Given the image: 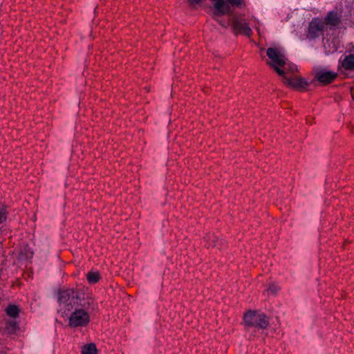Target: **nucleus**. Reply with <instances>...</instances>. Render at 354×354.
Here are the masks:
<instances>
[{
    "label": "nucleus",
    "mask_w": 354,
    "mask_h": 354,
    "mask_svg": "<svg viewBox=\"0 0 354 354\" xmlns=\"http://www.w3.org/2000/svg\"><path fill=\"white\" fill-rule=\"evenodd\" d=\"M6 330L10 333H13L17 329V324L15 321L8 322L6 326Z\"/></svg>",
    "instance_id": "obj_15"
},
{
    "label": "nucleus",
    "mask_w": 354,
    "mask_h": 354,
    "mask_svg": "<svg viewBox=\"0 0 354 354\" xmlns=\"http://www.w3.org/2000/svg\"><path fill=\"white\" fill-rule=\"evenodd\" d=\"M279 290V287L275 284H270L268 288L266 290L268 295H274Z\"/></svg>",
    "instance_id": "obj_17"
},
{
    "label": "nucleus",
    "mask_w": 354,
    "mask_h": 354,
    "mask_svg": "<svg viewBox=\"0 0 354 354\" xmlns=\"http://www.w3.org/2000/svg\"><path fill=\"white\" fill-rule=\"evenodd\" d=\"M5 258L3 255H0V265L4 263Z\"/></svg>",
    "instance_id": "obj_23"
},
{
    "label": "nucleus",
    "mask_w": 354,
    "mask_h": 354,
    "mask_svg": "<svg viewBox=\"0 0 354 354\" xmlns=\"http://www.w3.org/2000/svg\"><path fill=\"white\" fill-rule=\"evenodd\" d=\"M266 53L270 59V62H269L268 64L272 67L278 75L283 77L286 73V66L288 61L284 51L282 49L277 48H269Z\"/></svg>",
    "instance_id": "obj_2"
},
{
    "label": "nucleus",
    "mask_w": 354,
    "mask_h": 354,
    "mask_svg": "<svg viewBox=\"0 0 354 354\" xmlns=\"http://www.w3.org/2000/svg\"><path fill=\"white\" fill-rule=\"evenodd\" d=\"M323 21L325 24L326 29L328 27L332 28L339 24L340 18L337 12L331 11L328 13Z\"/></svg>",
    "instance_id": "obj_9"
},
{
    "label": "nucleus",
    "mask_w": 354,
    "mask_h": 354,
    "mask_svg": "<svg viewBox=\"0 0 354 354\" xmlns=\"http://www.w3.org/2000/svg\"><path fill=\"white\" fill-rule=\"evenodd\" d=\"M337 47L334 44L333 46V48H330L327 52L328 53H333L334 51L337 50Z\"/></svg>",
    "instance_id": "obj_22"
},
{
    "label": "nucleus",
    "mask_w": 354,
    "mask_h": 354,
    "mask_svg": "<svg viewBox=\"0 0 354 354\" xmlns=\"http://www.w3.org/2000/svg\"><path fill=\"white\" fill-rule=\"evenodd\" d=\"M213 3L214 11V17H220L224 15L229 12V6L225 4L223 0H211Z\"/></svg>",
    "instance_id": "obj_8"
},
{
    "label": "nucleus",
    "mask_w": 354,
    "mask_h": 354,
    "mask_svg": "<svg viewBox=\"0 0 354 354\" xmlns=\"http://www.w3.org/2000/svg\"><path fill=\"white\" fill-rule=\"evenodd\" d=\"M58 301L59 308L58 311L63 315L82 306V294L73 289L62 290L59 293Z\"/></svg>",
    "instance_id": "obj_1"
},
{
    "label": "nucleus",
    "mask_w": 354,
    "mask_h": 354,
    "mask_svg": "<svg viewBox=\"0 0 354 354\" xmlns=\"http://www.w3.org/2000/svg\"><path fill=\"white\" fill-rule=\"evenodd\" d=\"M69 325L72 327L84 326L90 321L88 312L82 308H75L68 317Z\"/></svg>",
    "instance_id": "obj_4"
},
{
    "label": "nucleus",
    "mask_w": 354,
    "mask_h": 354,
    "mask_svg": "<svg viewBox=\"0 0 354 354\" xmlns=\"http://www.w3.org/2000/svg\"><path fill=\"white\" fill-rule=\"evenodd\" d=\"M203 0H188V1L194 5V4H198L199 3H201V1H203Z\"/></svg>",
    "instance_id": "obj_21"
},
{
    "label": "nucleus",
    "mask_w": 354,
    "mask_h": 354,
    "mask_svg": "<svg viewBox=\"0 0 354 354\" xmlns=\"http://www.w3.org/2000/svg\"><path fill=\"white\" fill-rule=\"evenodd\" d=\"M86 278L90 283H95L99 281L100 274L98 272L91 271L86 274Z\"/></svg>",
    "instance_id": "obj_12"
},
{
    "label": "nucleus",
    "mask_w": 354,
    "mask_h": 354,
    "mask_svg": "<svg viewBox=\"0 0 354 354\" xmlns=\"http://www.w3.org/2000/svg\"><path fill=\"white\" fill-rule=\"evenodd\" d=\"M82 354H97V348L94 344L84 346L82 350Z\"/></svg>",
    "instance_id": "obj_13"
},
{
    "label": "nucleus",
    "mask_w": 354,
    "mask_h": 354,
    "mask_svg": "<svg viewBox=\"0 0 354 354\" xmlns=\"http://www.w3.org/2000/svg\"><path fill=\"white\" fill-rule=\"evenodd\" d=\"M233 28L239 33L250 36L252 33L251 28L248 26L245 20L235 18L232 24Z\"/></svg>",
    "instance_id": "obj_7"
},
{
    "label": "nucleus",
    "mask_w": 354,
    "mask_h": 354,
    "mask_svg": "<svg viewBox=\"0 0 354 354\" xmlns=\"http://www.w3.org/2000/svg\"><path fill=\"white\" fill-rule=\"evenodd\" d=\"M6 313L10 317L16 318L19 314V308L17 306L10 305L6 309Z\"/></svg>",
    "instance_id": "obj_14"
},
{
    "label": "nucleus",
    "mask_w": 354,
    "mask_h": 354,
    "mask_svg": "<svg viewBox=\"0 0 354 354\" xmlns=\"http://www.w3.org/2000/svg\"><path fill=\"white\" fill-rule=\"evenodd\" d=\"M328 41H326V42H325L324 44V48H325L326 50L327 49L326 43H328Z\"/></svg>",
    "instance_id": "obj_24"
},
{
    "label": "nucleus",
    "mask_w": 354,
    "mask_h": 354,
    "mask_svg": "<svg viewBox=\"0 0 354 354\" xmlns=\"http://www.w3.org/2000/svg\"><path fill=\"white\" fill-rule=\"evenodd\" d=\"M339 64V67L345 70L354 71V53L346 55L343 59H340Z\"/></svg>",
    "instance_id": "obj_11"
},
{
    "label": "nucleus",
    "mask_w": 354,
    "mask_h": 354,
    "mask_svg": "<svg viewBox=\"0 0 354 354\" xmlns=\"http://www.w3.org/2000/svg\"><path fill=\"white\" fill-rule=\"evenodd\" d=\"M220 24H221V26H225V25L223 24H222L221 22H220Z\"/></svg>",
    "instance_id": "obj_25"
},
{
    "label": "nucleus",
    "mask_w": 354,
    "mask_h": 354,
    "mask_svg": "<svg viewBox=\"0 0 354 354\" xmlns=\"http://www.w3.org/2000/svg\"><path fill=\"white\" fill-rule=\"evenodd\" d=\"M21 258L29 259L32 256V252L30 250V249H24V251L21 252Z\"/></svg>",
    "instance_id": "obj_18"
},
{
    "label": "nucleus",
    "mask_w": 354,
    "mask_h": 354,
    "mask_svg": "<svg viewBox=\"0 0 354 354\" xmlns=\"http://www.w3.org/2000/svg\"><path fill=\"white\" fill-rule=\"evenodd\" d=\"M286 69L290 70V71L293 72L295 70H296V66L294 64H290L287 62L286 66Z\"/></svg>",
    "instance_id": "obj_20"
},
{
    "label": "nucleus",
    "mask_w": 354,
    "mask_h": 354,
    "mask_svg": "<svg viewBox=\"0 0 354 354\" xmlns=\"http://www.w3.org/2000/svg\"><path fill=\"white\" fill-rule=\"evenodd\" d=\"M326 30L325 24L322 19L313 18L308 25L307 37L311 39L318 37L322 35Z\"/></svg>",
    "instance_id": "obj_5"
},
{
    "label": "nucleus",
    "mask_w": 354,
    "mask_h": 354,
    "mask_svg": "<svg viewBox=\"0 0 354 354\" xmlns=\"http://www.w3.org/2000/svg\"><path fill=\"white\" fill-rule=\"evenodd\" d=\"M229 3H230L232 6H236L241 7L243 3V0H226Z\"/></svg>",
    "instance_id": "obj_19"
},
{
    "label": "nucleus",
    "mask_w": 354,
    "mask_h": 354,
    "mask_svg": "<svg viewBox=\"0 0 354 354\" xmlns=\"http://www.w3.org/2000/svg\"><path fill=\"white\" fill-rule=\"evenodd\" d=\"M282 77L284 80L285 84L293 88H304L308 85L307 82L301 77H295L294 78L288 79L285 77V75Z\"/></svg>",
    "instance_id": "obj_10"
},
{
    "label": "nucleus",
    "mask_w": 354,
    "mask_h": 354,
    "mask_svg": "<svg viewBox=\"0 0 354 354\" xmlns=\"http://www.w3.org/2000/svg\"><path fill=\"white\" fill-rule=\"evenodd\" d=\"M8 211L6 210L4 205L0 206V223L4 222L7 219Z\"/></svg>",
    "instance_id": "obj_16"
},
{
    "label": "nucleus",
    "mask_w": 354,
    "mask_h": 354,
    "mask_svg": "<svg viewBox=\"0 0 354 354\" xmlns=\"http://www.w3.org/2000/svg\"><path fill=\"white\" fill-rule=\"evenodd\" d=\"M244 322L247 326H254L262 329L269 325L268 317L260 311H248L244 315Z\"/></svg>",
    "instance_id": "obj_3"
},
{
    "label": "nucleus",
    "mask_w": 354,
    "mask_h": 354,
    "mask_svg": "<svg viewBox=\"0 0 354 354\" xmlns=\"http://www.w3.org/2000/svg\"><path fill=\"white\" fill-rule=\"evenodd\" d=\"M337 77V73L326 69H320L316 73V77L319 82L328 84L333 81Z\"/></svg>",
    "instance_id": "obj_6"
}]
</instances>
